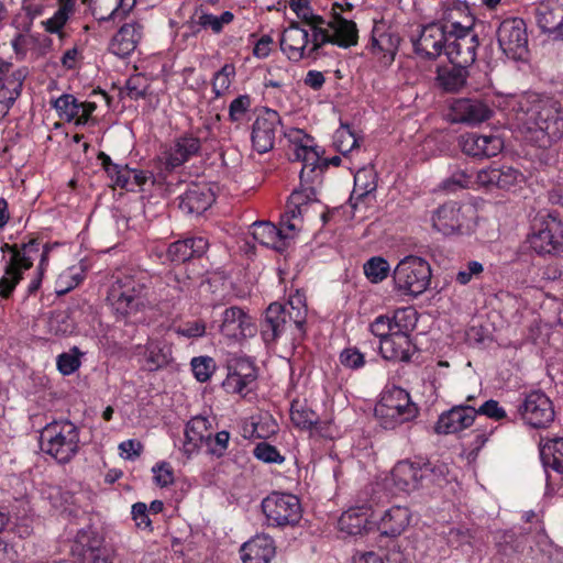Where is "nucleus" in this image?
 <instances>
[{"label": "nucleus", "mask_w": 563, "mask_h": 563, "mask_svg": "<svg viewBox=\"0 0 563 563\" xmlns=\"http://www.w3.org/2000/svg\"><path fill=\"white\" fill-rule=\"evenodd\" d=\"M512 110L539 147H550L563 139V104L553 97L526 92L514 99Z\"/></svg>", "instance_id": "nucleus-1"}, {"label": "nucleus", "mask_w": 563, "mask_h": 563, "mask_svg": "<svg viewBox=\"0 0 563 563\" xmlns=\"http://www.w3.org/2000/svg\"><path fill=\"white\" fill-rule=\"evenodd\" d=\"M394 485L401 492L421 490L434 495L450 483V467L440 460L417 457L399 461L391 471Z\"/></svg>", "instance_id": "nucleus-2"}, {"label": "nucleus", "mask_w": 563, "mask_h": 563, "mask_svg": "<svg viewBox=\"0 0 563 563\" xmlns=\"http://www.w3.org/2000/svg\"><path fill=\"white\" fill-rule=\"evenodd\" d=\"M80 430L70 420H55L41 431V450L59 464L69 463L80 449Z\"/></svg>", "instance_id": "nucleus-3"}, {"label": "nucleus", "mask_w": 563, "mask_h": 563, "mask_svg": "<svg viewBox=\"0 0 563 563\" xmlns=\"http://www.w3.org/2000/svg\"><path fill=\"white\" fill-rule=\"evenodd\" d=\"M419 409L409 393L398 386L386 387L375 407V415L384 429L396 427L413 420Z\"/></svg>", "instance_id": "nucleus-4"}, {"label": "nucleus", "mask_w": 563, "mask_h": 563, "mask_svg": "<svg viewBox=\"0 0 563 563\" xmlns=\"http://www.w3.org/2000/svg\"><path fill=\"white\" fill-rule=\"evenodd\" d=\"M431 275L430 264L424 258L406 256L393 272L395 289L404 295L418 297L428 289Z\"/></svg>", "instance_id": "nucleus-5"}, {"label": "nucleus", "mask_w": 563, "mask_h": 563, "mask_svg": "<svg viewBox=\"0 0 563 563\" xmlns=\"http://www.w3.org/2000/svg\"><path fill=\"white\" fill-rule=\"evenodd\" d=\"M266 525L273 528L295 527L302 517L300 500L287 493L273 492L261 504Z\"/></svg>", "instance_id": "nucleus-6"}, {"label": "nucleus", "mask_w": 563, "mask_h": 563, "mask_svg": "<svg viewBox=\"0 0 563 563\" xmlns=\"http://www.w3.org/2000/svg\"><path fill=\"white\" fill-rule=\"evenodd\" d=\"M496 38L503 54L512 60H527L529 56V36L527 24L521 18L503 20L497 30Z\"/></svg>", "instance_id": "nucleus-7"}, {"label": "nucleus", "mask_w": 563, "mask_h": 563, "mask_svg": "<svg viewBox=\"0 0 563 563\" xmlns=\"http://www.w3.org/2000/svg\"><path fill=\"white\" fill-rule=\"evenodd\" d=\"M517 415L522 423L532 429H547L555 418L554 405L550 397L533 390L526 394L517 406Z\"/></svg>", "instance_id": "nucleus-8"}, {"label": "nucleus", "mask_w": 563, "mask_h": 563, "mask_svg": "<svg viewBox=\"0 0 563 563\" xmlns=\"http://www.w3.org/2000/svg\"><path fill=\"white\" fill-rule=\"evenodd\" d=\"M529 243L538 254H556L563 251V223L552 213L540 218L533 225Z\"/></svg>", "instance_id": "nucleus-9"}, {"label": "nucleus", "mask_w": 563, "mask_h": 563, "mask_svg": "<svg viewBox=\"0 0 563 563\" xmlns=\"http://www.w3.org/2000/svg\"><path fill=\"white\" fill-rule=\"evenodd\" d=\"M441 23L431 22L422 25L418 36L411 37L413 52L426 60H435L445 52L448 35Z\"/></svg>", "instance_id": "nucleus-10"}, {"label": "nucleus", "mask_w": 563, "mask_h": 563, "mask_svg": "<svg viewBox=\"0 0 563 563\" xmlns=\"http://www.w3.org/2000/svg\"><path fill=\"white\" fill-rule=\"evenodd\" d=\"M201 148V141L192 134H184L169 143L161 146L159 162L165 169L170 172L180 167L194 156H197Z\"/></svg>", "instance_id": "nucleus-11"}, {"label": "nucleus", "mask_w": 563, "mask_h": 563, "mask_svg": "<svg viewBox=\"0 0 563 563\" xmlns=\"http://www.w3.org/2000/svg\"><path fill=\"white\" fill-rule=\"evenodd\" d=\"M282 119L277 111L265 108L252 124L253 148L264 154L273 150L276 134L280 131Z\"/></svg>", "instance_id": "nucleus-12"}, {"label": "nucleus", "mask_w": 563, "mask_h": 563, "mask_svg": "<svg viewBox=\"0 0 563 563\" xmlns=\"http://www.w3.org/2000/svg\"><path fill=\"white\" fill-rule=\"evenodd\" d=\"M75 563H112L110 551L93 532L80 530L71 545Z\"/></svg>", "instance_id": "nucleus-13"}, {"label": "nucleus", "mask_w": 563, "mask_h": 563, "mask_svg": "<svg viewBox=\"0 0 563 563\" xmlns=\"http://www.w3.org/2000/svg\"><path fill=\"white\" fill-rule=\"evenodd\" d=\"M450 37H448L444 54L452 65L468 68L476 60V51L479 45L477 34L472 27L467 32L456 33Z\"/></svg>", "instance_id": "nucleus-14"}, {"label": "nucleus", "mask_w": 563, "mask_h": 563, "mask_svg": "<svg viewBox=\"0 0 563 563\" xmlns=\"http://www.w3.org/2000/svg\"><path fill=\"white\" fill-rule=\"evenodd\" d=\"M523 181L525 175L512 166H489L476 173V183L487 190H511Z\"/></svg>", "instance_id": "nucleus-15"}, {"label": "nucleus", "mask_w": 563, "mask_h": 563, "mask_svg": "<svg viewBox=\"0 0 563 563\" xmlns=\"http://www.w3.org/2000/svg\"><path fill=\"white\" fill-rule=\"evenodd\" d=\"M538 27L554 41H563V0H543L534 8Z\"/></svg>", "instance_id": "nucleus-16"}, {"label": "nucleus", "mask_w": 563, "mask_h": 563, "mask_svg": "<svg viewBox=\"0 0 563 563\" xmlns=\"http://www.w3.org/2000/svg\"><path fill=\"white\" fill-rule=\"evenodd\" d=\"M11 63H0V108L8 111L22 91L23 81L26 78V68L10 71Z\"/></svg>", "instance_id": "nucleus-17"}, {"label": "nucleus", "mask_w": 563, "mask_h": 563, "mask_svg": "<svg viewBox=\"0 0 563 563\" xmlns=\"http://www.w3.org/2000/svg\"><path fill=\"white\" fill-rule=\"evenodd\" d=\"M476 409L470 405H457L442 412L434 426L438 434L457 433L474 423Z\"/></svg>", "instance_id": "nucleus-18"}, {"label": "nucleus", "mask_w": 563, "mask_h": 563, "mask_svg": "<svg viewBox=\"0 0 563 563\" xmlns=\"http://www.w3.org/2000/svg\"><path fill=\"white\" fill-rule=\"evenodd\" d=\"M220 331L230 339L241 340L253 336L256 328L252 317L240 307L233 306L223 311Z\"/></svg>", "instance_id": "nucleus-19"}, {"label": "nucleus", "mask_w": 563, "mask_h": 563, "mask_svg": "<svg viewBox=\"0 0 563 563\" xmlns=\"http://www.w3.org/2000/svg\"><path fill=\"white\" fill-rule=\"evenodd\" d=\"M460 146L464 154L477 158H489L499 154L504 142L499 136L467 133L461 136Z\"/></svg>", "instance_id": "nucleus-20"}, {"label": "nucleus", "mask_w": 563, "mask_h": 563, "mask_svg": "<svg viewBox=\"0 0 563 563\" xmlns=\"http://www.w3.org/2000/svg\"><path fill=\"white\" fill-rule=\"evenodd\" d=\"M178 199L179 209L189 216L202 214L216 200L214 194L206 184H191Z\"/></svg>", "instance_id": "nucleus-21"}, {"label": "nucleus", "mask_w": 563, "mask_h": 563, "mask_svg": "<svg viewBox=\"0 0 563 563\" xmlns=\"http://www.w3.org/2000/svg\"><path fill=\"white\" fill-rule=\"evenodd\" d=\"M454 121L467 124H478L488 120L493 110L481 99L461 98L453 102Z\"/></svg>", "instance_id": "nucleus-22"}, {"label": "nucleus", "mask_w": 563, "mask_h": 563, "mask_svg": "<svg viewBox=\"0 0 563 563\" xmlns=\"http://www.w3.org/2000/svg\"><path fill=\"white\" fill-rule=\"evenodd\" d=\"M309 43V33L302 29L298 22L292 21L283 32L280 38V49L292 62H299L307 57V45Z\"/></svg>", "instance_id": "nucleus-23"}, {"label": "nucleus", "mask_w": 563, "mask_h": 563, "mask_svg": "<svg viewBox=\"0 0 563 563\" xmlns=\"http://www.w3.org/2000/svg\"><path fill=\"white\" fill-rule=\"evenodd\" d=\"M209 249L205 236H190L169 244L166 257L173 263H185L192 258L202 257Z\"/></svg>", "instance_id": "nucleus-24"}, {"label": "nucleus", "mask_w": 563, "mask_h": 563, "mask_svg": "<svg viewBox=\"0 0 563 563\" xmlns=\"http://www.w3.org/2000/svg\"><path fill=\"white\" fill-rule=\"evenodd\" d=\"M286 306L272 302L261 321V335L266 344L276 342L287 329Z\"/></svg>", "instance_id": "nucleus-25"}, {"label": "nucleus", "mask_w": 563, "mask_h": 563, "mask_svg": "<svg viewBox=\"0 0 563 563\" xmlns=\"http://www.w3.org/2000/svg\"><path fill=\"white\" fill-rule=\"evenodd\" d=\"M142 30L143 26L137 22L123 24L111 38L109 51L118 57H128L140 43Z\"/></svg>", "instance_id": "nucleus-26"}, {"label": "nucleus", "mask_w": 563, "mask_h": 563, "mask_svg": "<svg viewBox=\"0 0 563 563\" xmlns=\"http://www.w3.org/2000/svg\"><path fill=\"white\" fill-rule=\"evenodd\" d=\"M275 542L268 534H256L241 547L243 563H269L275 555Z\"/></svg>", "instance_id": "nucleus-27"}, {"label": "nucleus", "mask_w": 563, "mask_h": 563, "mask_svg": "<svg viewBox=\"0 0 563 563\" xmlns=\"http://www.w3.org/2000/svg\"><path fill=\"white\" fill-rule=\"evenodd\" d=\"M252 236L261 245L271 247L279 253L288 246V241L292 235L285 233L284 229H278L268 221H257L252 224Z\"/></svg>", "instance_id": "nucleus-28"}, {"label": "nucleus", "mask_w": 563, "mask_h": 563, "mask_svg": "<svg viewBox=\"0 0 563 563\" xmlns=\"http://www.w3.org/2000/svg\"><path fill=\"white\" fill-rule=\"evenodd\" d=\"M410 328L397 329L391 338L380 342L379 351L385 360L409 362L411 358V341L408 335Z\"/></svg>", "instance_id": "nucleus-29"}, {"label": "nucleus", "mask_w": 563, "mask_h": 563, "mask_svg": "<svg viewBox=\"0 0 563 563\" xmlns=\"http://www.w3.org/2000/svg\"><path fill=\"white\" fill-rule=\"evenodd\" d=\"M211 423L208 418L196 416L191 418L185 428L184 453L190 457L198 449L210 441Z\"/></svg>", "instance_id": "nucleus-30"}, {"label": "nucleus", "mask_w": 563, "mask_h": 563, "mask_svg": "<svg viewBox=\"0 0 563 563\" xmlns=\"http://www.w3.org/2000/svg\"><path fill=\"white\" fill-rule=\"evenodd\" d=\"M413 316L415 312L411 309L397 310L393 318L382 314L375 318L371 323L369 330L375 336L379 338L382 342L385 341L386 338H391L397 329L402 330L404 328L413 327V324L409 322Z\"/></svg>", "instance_id": "nucleus-31"}, {"label": "nucleus", "mask_w": 563, "mask_h": 563, "mask_svg": "<svg viewBox=\"0 0 563 563\" xmlns=\"http://www.w3.org/2000/svg\"><path fill=\"white\" fill-rule=\"evenodd\" d=\"M108 301L117 320H129L139 312L144 311L150 302L139 299V296H128L124 291H118L110 287L108 292Z\"/></svg>", "instance_id": "nucleus-32"}, {"label": "nucleus", "mask_w": 563, "mask_h": 563, "mask_svg": "<svg viewBox=\"0 0 563 563\" xmlns=\"http://www.w3.org/2000/svg\"><path fill=\"white\" fill-rule=\"evenodd\" d=\"M432 225L444 235L459 232L462 227L461 206L454 201L440 206L433 212Z\"/></svg>", "instance_id": "nucleus-33"}, {"label": "nucleus", "mask_w": 563, "mask_h": 563, "mask_svg": "<svg viewBox=\"0 0 563 563\" xmlns=\"http://www.w3.org/2000/svg\"><path fill=\"white\" fill-rule=\"evenodd\" d=\"M371 510L368 508H351L344 511L339 520L338 528L347 536H362L373 529L369 521Z\"/></svg>", "instance_id": "nucleus-34"}, {"label": "nucleus", "mask_w": 563, "mask_h": 563, "mask_svg": "<svg viewBox=\"0 0 563 563\" xmlns=\"http://www.w3.org/2000/svg\"><path fill=\"white\" fill-rule=\"evenodd\" d=\"M256 379V369L247 360L236 361L229 367L223 386L232 393L242 394Z\"/></svg>", "instance_id": "nucleus-35"}, {"label": "nucleus", "mask_w": 563, "mask_h": 563, "mask_svg": "<svg viewBox=\"0 0 563 563\" xmlns=\"http://www.w3.org/2000/svg\"><path fill=\"white\" fill-rule=\"evenodd\" d=\"M400 36L394 32L373 33L369 51L384 66H389L395 59L400 45Z\"/></svg>", "instance_id": "nucleus-36"}, {"label": "nucleus", "mask_w": 563, "mask_h": 563, "mask_svg": "<svg viewBox=\"0 0 563 563\" xmlns=\"http://www.w3.org/2000/svg\"><path fill=\"white\" fill-rule=\"evenodd\" d=\"M19 250L20 246H18L16 244L11 245L4 243L1 246V252L11 253V257L4 266V274L0 278V296L4 299L9 298L12 295L14 288L22 279L21 272H18V263L20 257Z\"/></svg>", "instance_id": "nucleus-37"}, {"label": "nucleus", "mask_w": 563, "mask_h": 563, "mask_svg": "<svg viewBox=\"0 0 563 563\" xmlns=\"http://www.w3.org/2000/svg\"><path fill=\"white\" fill-rule=\"evenodd\" d=\"M468 70L464 66H438L435 84L444 92L455 93L465 87Z\"/></svg>", "instance_id": "nucleus-38"}, {"label": "nucleus", "mask_w": 563, "mask_h": 563, "mask_svg": "<svg viewBox=\"0 0 563 563\" xmlns=\"http://www.w3.org/2000/svg\"><path fill=\"white\" fill-rule=\"evenodd\" d=\"M410 516V510L407 507L394 506L385 511L378 523V529L383 536L398 537L409 526Z\"/></svg>", "instance_id": "nucleus-39"}, {"label": "nucleus", "mask_w": 563, "mask_h": 563, "mask_svg": "<svg viewBox=\"0 0 563 563\" xmlns=\"http://www.w3.org/2000/svg\"><path fill=\"white\" fill-rule=\"evenodd\" d=\"M327 25L333 31L336 46L349 48L357 44L358 30L355 22L343 18L340 12H332L331 20L327 22Z\"/></svg>", "instance_id": "nucleus-40"}, {"label": "nucleus", "mask_w": 563, "mask_h": 563, "mask_svg": "<svg viewBox=\"0 0 563 563\" xmlns=\"http://www.w3.org/2000/svg\"><path fill=\"white\" fill-rule=\"evenodd\" d=\"M295 133L298 135L291 140L294 144L292 159L302 163V166H319L322 164L321 155L323 151H319V147L313 145V140L305 134L301 135L300 130H296Z\"/></svg>", "instance_id": "nucleus-41"}, {"label": "nucleus", "mask_w": 563, "mask_h": 563, "mask_svg": "<svg viewBox=\"0 0 563 563\" xmlns=\"http://www.w3.org/2000/svg\"><path fill=\"white\" fill-rule=\"evenodd\" d=\"M148 285L150 278L145 274L134 273L118 276L111 287L118 291H124L128 296H133L135 298L139 296L140 300L150 302L147 297Z\"/></svg>", "instance_id": "nucleus-42"}, {"label": "nucleus", "mask_w": 563, "mask_h": 563, "mask_svg": "<svg viewBox=\"0 0 563 563\" xmlns=\"http://www.w3.org/2000/svg\"><path fill=\"white\" fill-rule=\"evenodd\" d=\"M530 531L523 530L517 534L512 530H506L497 533L496 547L500 554L510 556L515 553L522 552L530 544Z\"/></svg>", "instance_id": "nucleus-43"}, {"label": "nucleus", "mask_w": 563, "mask_h": 563, "mask_svg": "<svg viewBox=\"0 0 563 563\" xmlns=\"http://www.w3.org/2000/svg\"><path fill=\"white\" fill-rule=\"evenodd\" d=\"M539 451L545 471L551 468L563 474V437L549 439L545 443L540 444Z\"/></svg>", "instance_id": "nucleus-44"}, {"label": "nucleus", "mask_w": 563, "mask_h": 563, "mask_svg": "<svg viewBox=\"0 0 563 563\" xmlns=\"http://www.w3.org/2000/svg\"><path fill=\"white\" fill-rule=\"evenodd\" d=\"M172 360V346L168 343L152 340L145 345V361L148 371H158L167 366Z\"/></svg>", "instance_id": "nucleus-45"}, {"label": "nucleus", "mask_w": 563, "mask_h": 563, "mask_svg": "<svg viewBox=\"0 0 563 563\" xmlns=\"http://www.w3.org/2000/svg\"><path fill=\"white\" fill-rule=\"evenodd\" d=\"M318 191L314 186H299L295 189L288 198L287 206L288 214H291L292 219H299L302 217L307 206L318 201Z\"/></svg>", "instance_id": "nucleus-46"}, {"label": "nucleus", "mask_w": 563, "mask_h": 563, "mask_svg": "<svg viewBox=\"0 0 563 563\" xmlns=\"http://www.w3.org/2000/svg\"><path fill=\"white\" fill-rule=\"evenodd\" d=\"M97 158L115 186L132 190V186H130L131 172L128 165L113 163L111 157L104 152H99Z\"/></svg>", "instance_id": "nucleus-47"}, {"label": "nucleus", "mask_w": 563, "mask_h": 563, "mask_svg": "<svg viewBox=\"0 0 563 563\" xmlns=\"http://www.w3.org/2000/svg\"><path fill=\"white\" fill-rule=\"evenodd\" d=\"M464 7L461 4H454L452 8H445L442 13V18L437 23H441L448 35H454L461 32H467L468 29L473 27V18L465 15V23L459 21V16L465 12Z\"/></svg>", "instance_id": "nucleus-48"}, {"label": "nucleus", "mask_w": 563, "mask_h": 563, "mask_svg": "<svg viewBox=\"0 0 563 563\" xmlns=\"http://www.w3.org/2000/svg\"><path fill=\"white\" fill-rule=\"evenodd\" d=\"M234 15L231 11H224L220 15H214L201 11L196 21L191 22L190 29L194 35L202 29H211L213 33H220L225 24L233 21Z\"/></svg>", "instance_id": "nucleus-49"}, {"label": "nucleus", "mask_w": 563, "mask_h": 563, "mask_svg": "<svg viewBox=\"0 0 563 563\" xmlns=\"http://www.w3.org/2000/svg\"><path fill=\"white\" fill-rule=\"evenodd\" d=\"M290 419L295 427L311 430L319 423L320 417L307 402L294 400L290 407Z\"/></svg>", "instance_id": "nucleus-50"}, {"label": "nucleus", "mask_w": 563, "mask_h": 563, "mask_svg": "<svg viewBox=\"0 0 563 563\" xmlns=\"http://www.w3.org/2000/svg\"><path fill=\"white\" fill-rule=\"evenodd\" d=\"M81 103L69 93H64L53 101V108L57 111L60 119L66 121H76L80 124Z\"/></svg>", "instance_id": "nucleus-51"}, {"label": "nucleus", "mask_w": 563, "mask_h": 563, "mask_svg": "<svg viewBox=\"0 0 563 563\" xmlns=\"http://www.w3.org/2000/svg\"><path fill=\"white\" fill-rule=\"evenodd\" d=\"M298 306H295V300L289 299L286 306V322L290 327L294 324L300 335L306 333L307 307L303 303L301 296L297 295Z\"/></svg>", "instance_id": "nucleus-52"}, {"label": "nucleus", "mask_w": 563, "mask_h": 563, "mask_svg": "<svg viewBox=\"0 0 563 563\" xmlns=\"http://www.w3.org/2000/svg\"><path fill=\"white\" fill-rule=\"evenodd\" d=\"M376 175L372 169H360L354 176V189L350 200L362 199L376 190Z\"/></svg>", "instance_id": "nucleus-53"}, {"label": "nucleus", "mask_w": 563, "mask_h": 563, "mask_svg": "<svg viewBox=\"0 0 563 563\" xmlns=\"http://www.w3.org/2000/svg\"><path fill=\"white\" fill-rule=\"evenodd\" d=\"M363 269L365 276L371 283L378 284L388 276L390 266L385 258L374 256L365 262Z\"/></svg>", "instance_id": "nucleus-54"}, {"label": "nucleus", "mask_w": 563, "mask_h": 563, "mask_svg": "<svg viewBox=\"0 0 563 563\" xmlns=\"http://www.w3.org/2000/svg\"><path fill=\"white\" fill-rule=\"evenodd\" d=\"M235 76V67L233 64H225L214 73L211 85L216 98L222 97L230 88Z\"/></svg>", "instance_id": "nucleus-55"}, {"label": "nucleus", "mask_w": 563, "mask_h": 563, "mask_svg": "<svg viewBox=\"0 0 563 563\" xmlns=\"http://www.w3.org/2000/svg\"><path fill=\"white\" fill-rule=\"evenodd\" d=\"M48 330L55 335H67L75 331V322L67 311H55L48 319Z\"/></svg>", "instance_id": "nucleus-56"}, {"label": "nucleus", "mask_w": 563, "mask_h": 563, "mask_svg": "<svg viewBox=\"0 0 563 563\" xmlns=\"http://www.w3.org/2000/svg\"><path fill=\"white\" fill-rule=\"evenodd\" d=\"M40 253V242L36 239L30 240L27 243H23L19 250V263H18V272H21L23 276V272L30 269L33 266V262L37 255L41 256Z\"/></svg>", "instance_id": "nucleus-57"}, {"label": "nucleus", "mask_w": 563, "mask_h": 563, "mask_svg": "<svg viewBox=\"0 0 563 563\" xmlns=\"http://www.w3.org/2000/svg\"><path fill=\"white\" fill-rule=\"evenodd\" d=\"M150 81L142 74H135L125 81L126 96L132 100L144 99L148 95Z\"/></svg>", "instance_id": "nucleus-58"}, {"label": "nucleus", "mask_w": 563, "mask_h": 563, "mask_svg": "<svg viewBox=\"0 0 563 563\" xmlns=\"http://www.w3.org/2000/svg\"><path fill=\"white\" fill-rule=\"evenodd\" d=\"M82 352L77 347L73 346L69 352L62 353L57 356V369L63 375H71L80 367V356Z\"/></svg>", "instance_id": "nucleus-59"}, {"label": "nucleus", "mask_w": 563, "mask_h": 563, "mask_svg": "<svg viewBox=\"0 0 563 563\" xmlns=\"http://www.w3.org/2000/svg\"><path fill=\"white\" fill-rule=\"evenodd\" d=\"M47 499L56 510L71 514L69 506L75 504V496L70 492L63 490L60 487H51Z\"/></svg>", "instance_id": "nucleus-60"}, {"label": "nucleus", "mask_w": 563, "mask_h": 563, "mask_svg": "<svg viewBox=\"0 0 563 563\" xmlns=\"http://www.w3.org/2000/svg\"><path fill=\"white\" fill-rule=\"evenodd\" d=\"M473 174L467 169L457 168L452 172L451 176L442 181V189L453 192L457 189L470 187L472 184Z\"/></svg>", "instance_id": "nucleus-61"}, {"label": "nucleus", "mask_w": 563, "mask_h": 563, "mask_svg": "<svg viewBox=\"0 0 563 563\" xmlns=\"http://www.w3.org/2000/svg\"><path fill=\"white\" fill-rule=\"evenodd\" d=\"M334 145L336 150L346 154L357 146V139L350 130V126L342 125L334 134Z\"/></svg>", "instance_id": "nucleus-62"}, {"label": "nucleus", "mask_w": 563, "mask_h": 563, "mask_svg": "<svg viewBox=\"0 0 563 563\" xmlns=\"http://www.w3.org/2000/svg\"><path fill=\"white\" fill-rule=\"evenodd\" d=\"M253 455L264 463L282 464L285 461V457L279 453L276 446L267 442L257 443L253 450Z\"/></svg>", "instance_id": "nucleus-63"}, {"label": "nucleus", "mask_w": 563, "mask_h": 563, "mask_svg": "<svg viewBox=\"0 0 563 563\" xmlns=\"http://www.w3.org/2000/svg\"><path fill=\"white\" fill-rule=\"evenodd\" d=\"M214 369V362L209 356H199L191 360V371L198 382H207Z\"/></svg>", "instance_id": "nucleus-64"}]
</instances>
